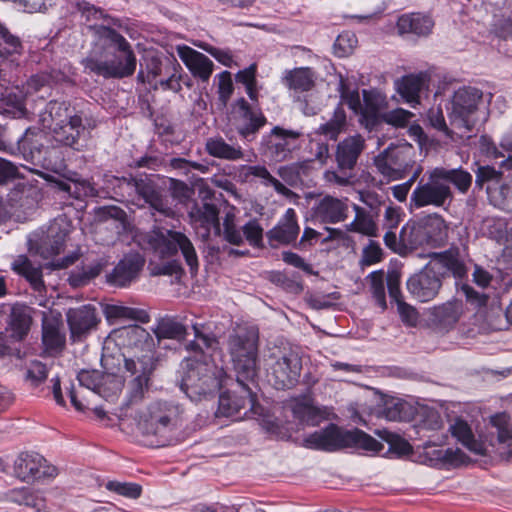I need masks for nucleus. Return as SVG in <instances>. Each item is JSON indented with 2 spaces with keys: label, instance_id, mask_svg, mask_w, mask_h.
I'll use <instances>...</instances> for the list:
<instances>
[{
  "label": "nucleus",
  "instance_id": "nucleus-1",
  "mask_svg": "<svg viewBox=\"0 0 512 512\" xmlns=\"http://www.w3.org/2000/svg\"><path fill=\"white\" fill-rule=\"evenodd\" d=\"M95 40L89 54L81 61L85 70L104 78H125L134 74L136 55L130 43L116 30L91 24Z\"/></svg>",
  "mask_w": 512,
  "mask_h": 512
},
{
  "label": "nucleus",
  "instance_id": "nucleus-2",
  "mask_svg": "<svg viewBox=\"0 0 512 512\" xmlns=\"http://www.w3.org/2000/svg\"><path fill=\"white\" fill-rule=\"evenodd\" d=\"M227 351L237 382L254 381L259 371V332L254 326H238L228 336Z\"/></svg>",
  "mask_w": 512,
  "mask_h": 512
},
{
  "label": "nucleus",
  "instance_id": "nucleus-3",
  "mask_svg": "<svg viewBox=\"0 0 512 512\" xmlns=\"http://www.w3.org/2000/svg\"><path fill=\"white\" fill-rule=\"evenodd\" d=\"M182 368L180 388L193 401L218 391L225 375L222 368L207 360L187 358Z\"/></svg>",
  "mask_w": 512,
  "mask_h": 512
},
{
  "label": "nucleus",
  "instance_id": "nucleus-4",
  "mask_svg": "<svg viewBox=\"0 0 512 512\" xmlns=\"http://www.w3.org/2000/svg\"><path fill=\"white\" fill-rule=\"evenodd\" d=\"M145 240L148 248L160 259L172 258L180 251L191 273L197 272L198 256L192 241L185 233L155 227L146 235Z\"/></svg>",
  "mask_w": 512,
  "mask_h": 512
},
{
  "label": "nucleus",
  "instance_id": "nucleus-5",
  "mask_svg": "<svg viewBox=\"0 0 512 512\" xmlns=\"http://www.w3.org/2000/svg\"><path fill=\"white\" fill-rule=\"evenodd\" d=\"M303 445L309 449L324 451H336L355 445L365 450L378 452L383 447L380 442L361 430L342 431L334 424L307 435L303 439Z\"/></svg>",
  "mask_w": 512,
  "mask_h": 512
},
{
  "label": "nucleus",
  "instance_id": "nucleus-6",
  "mask_svg": "<svg viewBox=\"0 0 512 512\" xmlns=\"http://www.w3.org/2000/svg\"><path fill=\"white\" fill-rule=\"evenodd\" d=\"M483 92L471 86L460 87L453 93L448 108L450 124L465 133L471 132L479 121V105Z\"/></svg>",
  "mask_w": 512,
  "mask_h": 512
},
{
  "label": "nucleus",
  "instance_id": "nucleus-7",
  "mask_svg": "<svg viewBox=\"0 0 512 512\" xmlns=\"http://www.w3.org/2000/svg\"><path fill=\"white\" fill-rule=\"evenodd\" d=\"M365 147V139L360 134L351 135L341 140L335 150L338 171L327 170L324 173L326 182L338 186L350 185L354 177L353 170Z\"/></svg>",
  "mask_w": 512,
  "mask_h": 512
},
{
  "label": "nucleus",
  "instance_id": "nucleus-8",
  "mask_svg": "<svg viewBox=\"0 0 512 512\" xmlns=\"http://www.w3.org/2000/svg\"><path fill=\"white\" fill-rule=\"evenodd\" d=\"M182 415L179 405L154 401L138 413L137 427L145 435H163L178 426Z\"/></svg>",
  "mask_w": 512,
  "mask_h": 512
},
{
  "label": "nucleus",
  "instance_id": "nucleus-9",
  "mask_svg": "<svg viewBox=\"0 0 512 512\" xmlns=\"http://www.w3.org/2000/svg\"><path fill=\"white\" fill-rule=\"evenodd\" d=\"M448 240V225L445 220L435 214L428 218L407 224L400 231V241L403 246L416 248L422 245L440 247Z\"/></svg>",
  "mask_w": 512,
  "mask_h": 512
},
{
  "label": "nucleus",
  "instance_id": "nucleus-10",
  "mask_svg": "<svg viewBox=\"0 0 512 512\" xmlns=\"http://www.w3.org/2000/svg\"><path fill=\"white\" fill-rule=\"evenodd\" d=\"M415 148L407 143L390 144L374 159L377 171L388 180H399L406 176L415 164Z\"/></svg>",
  "mask_w": 512,
  "mask_h": 512
},
{
  "label": "nucleus",
  "instance_id": "nucleus-11",
  "mask_svg": "<svg viewBox=\"0 0 512 512\" xmlns=\"http://www.w3.org/2000/svg\"><path fill=\"white\" fill-rule=\"evenodd\" d=\"M268 368V381L278 390L293 388L299 381L302 360L296 349L288 348L273 353Z\"/></svg>",
  "mask_w": 512,
  "mask_h": 512
},
{
  "label": "nucleus",
  "instance_id": "nucleus-12",
  "mask_svg": "<svg viewBox=\"0 0 512 512\" xmlns=\"http://www.w3.org/2000/svg\"><path fill=\"white\" fill-rule=\"evenodd\" d=\"M421 178L410 197V205L417 209L423 207H443L453 200L451 187L442 181L434 168Z\"/></svg>",
  "mask_w": 512,
  "mask_h": 512
},
{
  "label": "nucleus",
  "instance_id": "nucleus-13",
  "mask_svg": "<svg viewBox=\"0 0 512 512\" xmlns=\"http://www.w3.org/2000/svg\"><path fill=\"white\" fill-rule=\"evenodd\" d=\"M249 382H237L239 390L223 392L219 396L218 415L235 417L237 420H240L261 414L262 409L256 403V398L249 387Z\"/></svg>",
  "mask_w": 512,
  "mask_h": 512
},
{
  "label": "nucleus",
  "instance_id": "nucleus-14",
  "mask_svg": "<svg viewBox=\"0 0 512 512\" xmlns=\"http://www.w3.org/2000/svg\"><path fill=\"white\" fill-rule=\"evenodd\" d=\"M301 135L300 131L275 126L268 135L262 138V151L274 161H284L296 148V141Z\"/></svg>",
  "mask_w": 512,
  "mask_h": 512
},
{
  "label": "nucleus",
  "instance_id": "nucleus-15",
  "mask_svg": "<svg viewBox=\"0 0 512 512\" xmlns=\"http://www.w3.org/2000/svg\"><path fill=\"white\" fill-rule=\"evenodd\" d=\"M155 368L154 356L149 351L141 356L134 355L124 358V369L130 374V396L131 399L142 397L148 387L149 377Z\"/></svg>",
  "mask_w": 512,
  "mask_h": 512
},
{
  "label": "nucleus",
  "instance_id": "nucleus-16",
  "mask_svg": "<svg viewBox=\"0 0 512 512\" xmlns=\"http://www.w3.org/2000/svg\"><path fill=\"white\" fill-rule=\"evenodd\" d=\"M443 281L427 264L411 275L406 287L410 295L419 302H429L437 297Z\"/></svg>",
  "mask_w": 512,
  "mask_h": 512
},
{
  "label": "nucleus",
  "instance_id": "nucleus-17",
  "mask_svg": "<svg viewBox=\"0 0 512 512\" xmlns=\"http://www.w3.org/2000/svg\"><path fill=\"white\" fill-rule=\"evenodd\" d=\"M122 180L126 182L128 186L133 187L136 193L148 203L152 209L168 217L173 215V210L163 199L157 184L151 176L143 174L136 177L123 178Z\"/></svg>",
  "mask_w": 512,
  "mask_h": 512
},
{
  "label": "nucleus",
  "instance_id": "nucleus-18",
  "mask_svg": "<svg viewBox=\"0 0 512 512\" xmlns=\"http://www.w3.org/2000/svg\"><path fill=\"white\" fill-rule=\"evenodd\" d=\"M233 119L237 132L247 141L253 140L255 134L266 122L263 114L253 110L244 98L237 100Z\"/></svg>",
  "mask_w": 512,
  "mask_h": 512
},
{
  "label": "nucleus",
  "instance_id": "nucleus-19",
  "mask_svg": "<svg viewBox=\"0 0 512 512\" xmlns=\"http://www.w3.org/2000/svg\"><path fill=\"white\" fill-rule=\"evenodd\" d=\"M427 265L438 275L440 279L452 275L461 279L467 274V269L458 249H448L439 253L429 254Z\"/></svg>",
  "mask_w": 512,
  "mask_h": 512
},
{
  "label": "nucleus",
  "instance_id": "nucleus-20",
  "mask_svg": "<svg viewBox=\"0 0 512 512\" xmlns=\"http://www.w3.org/2000/svg\"><path fill=\"white\" fill-rule=\"evenodd\" d=\"M85 132V126L80 114H74L70 120L54 125L51 128V137L53 141L60 146L70 147L80 151L79 141Z\"/></svg>",
  "mask_w": 512,
  "mask_h": 512
},
{
  "label": "nucleus",
  "instance_id": "nucleus-21",
  "mask_svg": "<svg viewBox=\"0 0 512 512\" xmlns=\"http://www.w3.org/2000/svg\"><path fill=\"white\" fill-rule=\"evenodd\" d=\"M66 317L71 337L74 340L82 338L91 330L95 329L100 321L96 313V308L92 305L71 308L68 310Z\"/></svg>",
  "mask_w": 512,
  "mask_h": 512
},
{
  "label": "nucleus",
  "instance_id": "nucleus-22",
  "mask_svg": "<svg viewBox=\"0 0 512 512\" xmlns=\"http://www.w3.org/2000/svg\"><path fill=\"white\" fill-rule=\"evenodd\" d=\"M145 259L139 253H129L119 261L107 281L118 287H125L134 281L142 270Z\"/></svg>",
  "mask_w": 512,
  "mask_h": 512
},
{
  "label": "nucleus",
  "instance_id": "nucleus-23",
  "mask_svg": "<svg viewBox=\"0 0 512 512\" xmlns=\"http://www.w3.org/2000/svg\"><path fill=\"white\" fill-rule=\"evenodd\" d=\"M176 50L181 61L195 78L202 82L209 81L214 70L211 59L186 45L177 46Z\"/></svg>",
  "mask_w": 512,
  "mask_h": 512
},
{
  "label": "nucleus",
  "instance_id": "nucleus-24",
  "mask_svg": "<svg viewBox=\"0 0 512 512\" xmlns=\"http://www.w3.org/2000/svg\"><path fill=\"white\" fill-rule=\"evenodd\" d=\"M348 200L339 199L330 195L321 198L313 208L314 217L322 222L335 224L348 217Z\"/></svg>",
  "mask_w": 512,
  "mask_h": 512
},
{
  "label": "nucleus",
  "instance_id": "nucleus-25",
  "mask_svg": "<svg viewBox=\"0 0 512 512\" xmlns=\"http://www.w3.org/2000/svg\"><path fill=\"white\" fill-rule=\"evenodd\" d=\"M430 77L425 72L418 74H409L396 80L395 86L397 92L412 107L420 103V94L428 89Z\"/></svg>",
  "mask_w": 512,
  "mask_h": 512
},
{
  "label": "nucleus",
  "instance_id": "nucleus-26",
  "mask_svg": "<svg viewBox=\"0 0 512 512\" xmlns=\"http://www.w3.org/2000/svg\"><path fill=\"white\" fill-rule=\"evenodd\" d=\"M463 314L462 301L449 300L431 309L432 322L441 330H450L459 321Z\"/></svg>",
  "mask_w": 512,
  "mask_h": 512
},
{
  "label": "nucleus",
  "instance_id": "nucleus-27",
  "mask_svg": "<svg viewBox=\"0 0 512 512\" xmlns=\"http://www.w3.org/2000/svg\"><path fill=\"white\" fill-rule=\"evenodd\" d=\"M45 459L38 453H21L14 462L15 476L22 481L40 478L46 472L42 471Z\"/></svg>",
  "mask_w": 512,
  "mask_h": 512
},
{
  "label": "nucleus",
  "instance_id": "nucleus-28",
  "mask_svg": "<svg viewBox=\"0 0 512 512\" xmlns=\"http://www.w3.org/2000/svg\"><path fill=\"white\" fill-rule=\"evenodd\" d=\"M362 95L363 102L359 122L371 131L379 123L383 97L378 92L372 90H363Z\"/></svg>",
  "mask_w": 512,
  "mask_h": 512
},
{
  "label": "nucleus",
  "instance_id": "nucleus-29",
  "mask_svg": "<svg viewBox=\"0 0 512 512\" xmlns=\"http://www.w3.org/2000/svg\"><path fill=\"white\" fill-rule=\"evenodd\" d=\"M299 231L296 212L293 208H288L278 224L268 232V237L270 240L289 244L296 240Z\"/></svg>",
  "mask_w": 512,
  "mask_h": 512
},
{
  "label": "nucleus",
  "instance_id": "nucleus-30",
  "mask_svg": "<svg viewBox=\"0 0 512 512\" xmlns=\"http://www.w3.org/2000/svg\"><path fill=\"white\" fill-rule=\"evenodd\" d=\"M218 215V208L211 203H204L200 207L193 208L190 212V218L195 228H202L204 230L203 237H207L211 229H214L217 233L220 232Z\"/></svg>",
  "mask_w": 512,
  "mask_h": 512
},
{
  "label": "nucleus",
  "instance_id": "nucleus-31",
  "mask_svg": "<svg viewBox=\"0 0 512 512\" xmlns=\"http://www.w3.org/2000/svg\"><path fill=\"white\" fill-rule=\"evenodd\" d=\"M242 174L246 180H248L250 177L259 178L262 185L266 187L272 186L277 193L283 195L289 200H296L299 198V196L294 191L286 187L282 182L275 178L265 166H243Z\"/></svg>",
  "mask_w": 512,
  "mask_h": 512
},
{
  "label": "nucleus",
  "instance_id": "nucleus-32",
  "mask_svg": "<svg viewBox=\"0 0 512 512\" xmlns=\"http://www.w3.org/2000/svg\"><path fill=\"white\" fill-rule=\"evenodd\" d=\"M315 79V73L311 68L300 67L285 71L282 81L288 89L302 93L314 87Z\"/></svg>",
  "mask_w": 512,
  "mask_h": 512
},
{
  "label": "nucleus",
  "instance_id": "nucleus-33",
  "mask_svg": "<svg viewBox=\"0 0 512 512\" xmlns=\"http://www.w3.org/2000/svg\"><path fill=\"white\" fill-rule=\"evenodd\" d=\"M66 236V230L61 229L58 222H54L48 229L47 237L38 248L40 255L48 259L60 254L64 249Z\"/></svg>",
  "mask_w": 512,
  "mask_h": 512
},
{
  "label": "nucleus",
  "instance_id": "nucleus-34",
  "mask_svg": "<svg viewBox=\"0 0 512 512\" xmlns=\"http://www.w3.org/2000/svg\"><path fill=\"white\" fill-rule=\"evenodd\" d=\"M32 324L30 308L22 305H15L11 309L9 329L11 337L22 340L27 336Z\"/></svg>",
  "mask_w": 512,
  "mask_h": 512
},
{
  "label": "nucleus",
  "instance_id": "nucleus-35",
  "mask_svg": "<svg viewBox=\"0 0 512 512\" xmlns=\"http://www.w3.org/2000/svg\"><path fill=\"white\" fill-rule=\"evenodd\" d=\"M433 25L430 17L415 13L402 15L397 21V28L401 34L414 33L426 36L431 32Z\"/></svg>",
  "mask_w": 512,
  "mask_h": 512
},
{
  "label": "nucleus",
  "instance_id": "nucleus-36",
  "mask_svg": "<svg viewBox=\"0 0 512 512\" xmlns=\"http://www.w3.org/2000/svg\"><path fill=\"white\" fill-rule=\"evenodd\" d=\"M102 311L109 322H112L116 319H130L141 323H148L150 321V315L146 310L143 309L117 304H105Z\"/></svg>",
  "mask_w": 512,
  "mask_h": 512
},
{
  "label": "nucleus",
  "instance_id": "nucleus-37",
  "mask_svg": "<svg viewBox=\"0 0 512 512\" xmlns=\"http://www.w3.org/2000/svg\"><path fill=\"white\" fill-rule=\"evenodd\" d=\"M206 151L213 157L229 161H237L244 157L243 150L240 146L230 145L222 137L208 139L206 142Z\"/></svg>",
  "mask_w": 512,
  "mask_h": 512
},
{
  "label": "nucleus",
  "instance_id": "nucleus-38",
  "mask_svg": "<svg viewBox=\"0 0 512 512\" xmlns=\"http://www.w3.org/2000/svg\"><path fill=\"white\" fill-rule=\"evenodd\" d=\"M453 437L462 443L469 451L483 455L485 448L482 442L475 439L470 426L467 422L457 419L449 428Z\"/></svg>",
  "mask_w": 512,
  "mask_h": 512
},
{
  "label": "nucleus",
  "instance_id": "nucleus-39",
  "mask_svg": "<svg viewBox=\"0 0 512 512\" xmlns=\"http://www.w3.org/2000/svg\"><path fill=\"white\" fill-rule=\"evenodd\" d=\"M73 116L74 114H72L66 102L50 101L44 113L40 115V120L43 127L51 130L54 125L64 123Z\"/></svg>",
  "mask_w": 512,
  "mask_h": 512
},
{
  "label": "nucleus",
  "instance_id": "nucleus-40",
  "mask_svg": "<svg viewBox=\"0 0 512 512\" xmlns=\"http://www.w3.org/2000/svg\"><path fill=\"white\" fill-rule=\"evenodd\" d=\"M444 183L454 185L462 194L468 192L472 184V175L463 168L447 169L444 167L435 168Z\"/></svg>",
  "mask_w": 512,
  "mask_h": 512
},
{
  "label": "nucleus",
  "instance_id": "nucleus-41",
  "mask_svg": "<svg viewBox=\"0 0 512 512\" xmlns=\"http://www.w3.org/2000/svg\"><path fill=\"white\" fill-rule=\"evenodd\" d=\"M12 268L18 274L24 276L31 284L34 290L42 291L44 282L42 279V270L32 265L26 256H19L12 264Z\"/></svg>",
  "mask_w": 512,
  "mask_h": 512
},
{
  "label": "nucleus",
  "instance_id": "nucleus-42",
  "mask_svg": "<svg viewBox=\"0 0 512 512\" xmlns=\"http://www.w3.org/2000/svg\"><path fill=\"white\" fill-rule=\"evenodd\" d=\"M153 331L158 341H161L162 339L181 341L187 334L186 327L171 317L161 318Z\"/></svg>",
  "mask_w": 512,
  "mask_h": 512
},
{
  "label": "nucleus",
  "instance_id": "nucleus-43",
  "mask_svg": "<svg viewBox=\"0 0 512 512\" xmlns=\"http://www.w3.org/2000/svg\"><path fill=\"white\" fill-rule=\"evenodd\" d=\"M354 220L346 226L347 231L356 232L367 236L377 235V225L371 215L362 207L354 204Z\"/></svg>",
  "mask_w": 512,
  "mask_h": 512
},
{
  "label": "nucleus",
  "instance_id": "nucleus-44",
  "mask_svg": "<svg viewBox=\"0 0 512 512\" xmlns=\"http://www.w3.org/2000/svg\"><path fill=\"white\" fill-rule=\"evenodd\" d=\"M195 339L186 344V350L196 354H204L205 351L214 350L218 346L215 336L207 334L203 330V325L193 324Z\"/></svg>",
  "mask_w": 512,
  "mask_h": 512
},
{
  "label": "nucleus",
  "instance_id": "nucleus-45",
  "mask_svg": "<svg viewBox=\"0 0 512 512\" xmlns=\"http://www.w3.org/2000/svg\"><path fill=\"white\" fill-rule=\"evenodd\" d=\"M309 169V161L296 162L280 166L277 174L287 185L296 186L303 182V177L308 176Z\"/></svg>",
  "mask_w": 512,
  "mask_h": 512
},
{
  "label": "nucleus",
  "instance_id": "nucleus-46",
  "mask_svg": "<svg viewBox=\"0 0 512 512\" xmlns=\"http://www.w3.org/2000/svg\"><path fill=\"white\" fill-rule=\"evenodd\" d=\"M487 195L490 203L507 213L512 214V187L506 184L487 186Z\"/></svg>",
  "mask_w": 512,
  "mask_h": 512
},
{
  "label": "nucleus",
  "instance_id": "nucleus-47",
  "mask_svg": "<svg viewBox=\"0 0 512 512\" xmlns=\"http://www.w3.org/2000/svg\"><path fill=\"white\" fill-rule=\"evenodd\" d=\"M42 341L48 351L62 349L65 344V337L61 334L57 323L47 319L43 321Z\"/></svg>",
  "mask_w": 512,
  "mask_h": 512
},
{
  "label": "nucleus",
  "instance_id": "nucleus-48",
  "mask_svg": "<svg viewBox=\"0 0 512 512\" xmlns=\"http://www.w3.org/2000/svg\"><path fill=\"white\" fill-rule=\"evenodd\" d=\"M140 64V70L137 75L138 81L149 83L153 86L158 76L162 73V62L155 55H147Z\"/></svg>",
  "mask_w": 512,
  "mask_h": 512
},
{
  "label": "nucleus",
  "instance_id": "nucleus-49",
  "mask_svg": "<svg viewBox=\"0 0 512 512\" xmlns=\"http://www.w3.org/2000/svg\"><path fill=\"white\" fill-rule=\"evenodd\" d=\"M431 460L436 464L457 467L467 462L466 455L459 448L433 449Z\"/></svg>",
  "mask_w": 512,
  "mask_h": 512
},
{
  "label": "nucleus",
  "instance_id": "nucleus-50",
  "mask_svg": "<svg viewBox=\"0 0 512 512\" xmlns=\"http://www.w3.org/2000/svg\"><path fill=\"white\" fill-rule=\"evenodd\" d=\"M124 333L129 345L140 348L144 353H152L153 339L146 329L133 325L125 329Z\"/></svg>",
  "mask_w": 512,
  "mask_h": 512
},
{
  "label": "nucleus",
  "instance_id": "nucleus-51",
  "mask_svg": "<svg viewBox=\"0 0 512 512\" xmlns=\"http://www.w3.org/2000/svg\"><path fill=\"white\" fill-rule=\"evenodd\" d=\"M346 126V114L340 107L335 109L333 117L318 128V133L327 136L331 140H336L339 134Z\"/></svg>",
  "mask_w": 512,
  "mask_h": 512
},
{
  "label": "nucleus",
  "instance_id": "nucleus-52",
  "mask_svg": "<svg viewBox=\"0 0 512 512\" xmlns=\"http://www.w3.org/2000/svg\"><path fill=\"white\" fill-rule=\"evenodd\" d=\"M20 39L11 34L6 27L0 23V56L3 58L20 55L22 53Z\"/></svg>",
  "mask_w": 512,
  "mask_h": 512
},
{
  "label": "nucleus",
  "instance_id": "nucleus-53",
  "mask_svg": "<svg viewBox=\"0 0 512 512\" xmlns=\"http://www.w3.org/2000/svg\"><path fill=\"white\" fill-rule=\"evenodd\" d=\"M292 411L297 419L311 426L317 425L322 418L320 409L306 401L296 402Z\"/></svg>",
  "mask_w": 512,
  "mask_h": 512
},
{
  "label": "nucleus",
  "instance_id": "nucleus-54",
  "mask_svg": "<svg viewBox=\"0 0 512 512\" xmlns=\"http://www.w3.org/2000/svg\"><path fill=\"white\" fill-rule=\"evenodd\" d=\"M367 279L370 282V291L377 305L385 310L387 308L386 294H385V274L383 270L373 271Z\"/></svg>",
  "mask_w": 512,
  "mask_h": 512
},
{
  "label": "nucleus",
  "instance_id": "nucleus-55",
  "mask_svg": "<svg viewBox=\"0 0 512 512\" xmlns=\"http://www.w3.org/2000/svg\"><path fill=\"white\" fill-rule=\"evenodd\" d=\"M42 138L41 132H35L28 128L19 141L21 148L24 152L29 151L32 160H38L42 158V143L39 140Z\"/></svg>",
  "mask_w": 512,
  "mask_h": 512
},
{
  "label": "nucleus",
  "instance_id": "nucleus-56",
  "mask_svg": "<svg viewBox=\"0 0 512 512\" xmlns=\"http://www.w3.org/2000/svg\"><path fill=\"white\" fill-rule=\"evenodd\" d=\"M271 281L289 293L300 294L303 291V284L298 273L287 275L285 272H275Z\"/></svg>",
  "mask_w": 512,
  "mask_h": 512
},
{
  "label": "nucleus",
  "instance_id": "nucleus-57",
  "mask_svg": "<svg viewBox=\"0 0 512 512\" xmlns=\"http://www.w3.org/2000/svg\"><path fill=\"white\" fill-rule=\"evenodd\" d=\"M45 87V80L43 77L40 76H32L28 82H27V91L24 96H15V99L12 101L13 107H15L17 110L22 112L27 105V102L29 100V97L38 91L41 90V88Z\"/></svg>",
  "mask_w": 512,
  "mask_h": 512
},
{
  "label": "nucleus",
  "instance_id": "nucleus-58",
  "mask_svg": "<svg viewBox=\"0 0 512 512\" xmlns=\"http://www.w3.org/2000/svg\"><path fill=\"white\" fill-rule=\"evenodd\" d=\"M502 176L503 172L492 166H479L476 171L475 183L479 187H482L485 183L489 184L488 186H499L498 184L500 183Z\"/></svg>",
  "mask_w": 512,
  "mask_h": 512
},
{
  "label": "nucleus",
  "instance_id": "nucleus-59",
  "mask_svg": "<svg viewBox=\"0 0 512 512\" xmlns=\"http://www.w3.org/2000/svg\"><path fill=\"white\" fill-rule=\"evenodd\" d=\"M492 424L497 428V439L499 443L512 445V425L506 414H499L491 418Z\"/></svg>",
  "mask_w": 512,
  "mask_h": 512
},
{
  "label": "nucleus",
  "instance_id": "nucleus-60",
  "mask_svg": "<svg viewBox=\"0 0 512 512\" xmlns=\"http://www.w3.org/2000/svg\"><path fill=\"white\" fill-rule=\"evenodd\" d=\"M427 119L434 129L448 138H453V131L448 127L440 106L430 108L427 113Z\"/></svg>",
  "mask_w": 512,
  "mask_h": 512
},
{
  "label": "nucleus",
  "instance_id": "nucleus-61",
  "mask_svg": "<svg viewBox=\"0 0 512 512\" xmlns=\"http://www.w3.org/2000/svg\"><path fill=\"white\" fill-rule=\"evenodd\" d=\"M106 488L109 491L131 499H137L142 492L141 486L136 483L109 481L106 484Z\"/></svg>",
  "mask_w": 512,
  "mask_h": 512
},
{
  "label": "nucleus",
  "instance_id": "nucleus-62",
  "mask_svg": "<svg viewBox=\"0 0 512 512\" xmlns=\"http://www.w3.org/2000/svg\"><path fill=\"white\" fill-rule=\"evenodd\" d=\"M412 117V112L403 108H396L394 110L385 112L382 115V120L394 127H405Z\"/></svg>",
  "mask_w": 512,
  "mask_h": 512
},
{
  "label": "nucleus",
  "instance_id": "nucleus-63",
  "mask_svg": "<svg viewBox=\"0 0 512 512\" xmlns=\"http://www.w3.org/2000/svg\"><path fill=\"white\" fill-rule=\"evenodd\" d=\"M357 44L355 35L350 33L340 34L334 43V53L338 57H346L352 53Z\"/></svg>",
  "mask_w": 512,
  "mask_h": 512
},
{
  "label": "nucleus",
  "instance_id": "nucleus-64",
  "mask_svg": "<svg viewBox=\"0 0 512 512\" xmlns=\"http://www.w3.org/2000/svg\"><path fill=\"white\" fill-rule=\"evenodd\" d=\"M483 232L491 239L502 241L506 233V224L502 219L489 218L483 223Z\"/></svg>",
  "mask_w": 512,
  "mask_h": 512
}]
</instances>
